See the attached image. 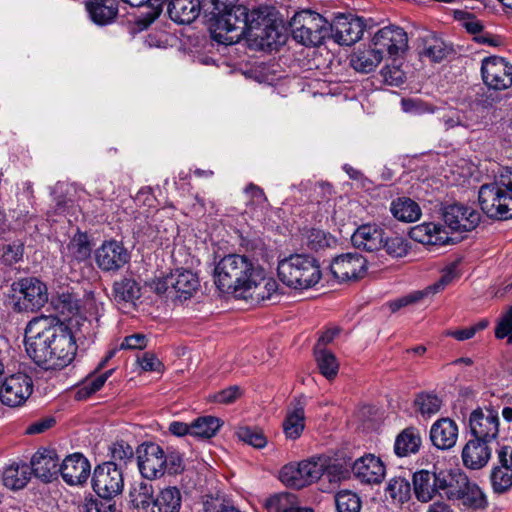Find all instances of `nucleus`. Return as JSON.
I'll list each match as a JSON object with an SVG mask.
<instances>
[{"mask_svg": "<svg viewBox=\"0 0 512 512\" xmlns=\"http://www.w3.org/2000/svg\"><path fill=\"white\" fill-rule=\"evenodd\" d=\"M77 319L65 323L53 316L32 319L25 329V348L28 356L45 370H60L68 366L77 351L72 331Z\"/></svg>", "mask_w": 512, "mask_h": 512, "instance_id": "1", "label": "nucleus"}, {"mask_svg": "<svg viewBox=\"0 0 512 512\" xmlns=\"http://www.w3.org/2000/svg\"><path fill=\"white\" fill-rule=\"evenodd\" d=\"M214 277L219 291L252 303L271 299L278 289L277 282L266 278L260 265L240 254L224 256L215 266Z\"/></svg>", "mask_w": 512, "mask_h": 512, "instance_id": "2", "label": "nucleus"}, {"mask_svg": "<svg viewBox=\"0 0 512 512\" xmlns=\"http://www.w3.org/2000/svg\"><path fill=\"white\" fill-rule=\"evenodd\" d=\"M238 0H202L207 14L209 31L213 40L232 45L246 37L250 28L251 13Z\"/></svg>", "mask_w": 512, "mask_h": 512, "instance_id": "3", "label": "nucleus"}, {"mask_svg": "<svg viewBox=\"0 0 512 512\" xmlns=\"http://www.w3.org/2000/svg\"><path fill=\"white\" fill-rule=\"evenodd\" d=\"M141 475L149 480L162 477L165 473L176 475L184 470L181 454L175 450L165 452L153 442L142 443L136 451Z\"/></svg>", "mask_w": 512, "mask_h": 512, "instance_id": "4", "label": "nucleus"}, {"mask_svg": "<svg viewBox=\"0 0 512 512\" xmlns=\"http://www.w3.org/2000/svg\"><path fill=\"white\" fill-rule=\"evenodd\" d=\"M478 200L483 213L489 218L507 220L512 218V175L501 173L492 183L483 184L478 191Z\"/></svg>", "mask_w": 512, "mask_h": 512, "instance_id": "5", "label": "nucleus"}, {"mask_svg": "<svg viewBox=\"0 0 512 512\" xmlns=\"http://www.w3.org/2000/svg\"><path fill=\"white\" fill-rule=\"evenodd\" d=\"M279 279L294 289H309L319 283L322 271L319 262L306 254H294L279 261Z\"/></svg>", "mask_w": 512, "mask_h": 512, "instance_id": "6", "label": "nucleus"}, {"mask_svg": "<svg viewBox=\"0 0 512 512\" xmlns=\"http://www.w3.org/2000/svg\"><path fill=\"white\" fill-rule=\"evenodd\" d=\"M289 25L293 38L305 46H319L329 35V22L316 12H297Z\"/></svg>", "mask_w": 512, "mask_h": 512, "instance_id": "7", "label": "nucleus"}, {"mask_svg": "<svg viewBox=\"0 0 512 512\" xmlns=\"http://www.w3.org/2000/svg\"><path fill=\"white\" fill-rule=\"evenodd\" d=\"M15 301L13 310L16 312H34L48 302V289L45 283L36 277H26L11 284Z\"/></svg>", "mask_w": 512, "mask_h": 512, "instance_id": "8", "label": "nucleus"}, {"mask_svg": "<svg viewBox=\"0 0 512 512\" xmlns=\"http://www.w3.org/2000/svg\"><path fill=\"white\" fill-rule=\"evenodd\" d=\"M324 468L323 457L288 463L281 468L279 480L287 487L301 489L318 481L323 476Z\"/></svg>", "mask_w": 512, "mask_h": 512, "instance_id": "9", "label": "nucleus"}, {"mask_svg": "<svg viewBox=\"0 0 512 512\" xmlns=\"http://www.w3.org/2000/svg\"><path fill=\"white\" fill-rule=\"evenodd\" d=\"M92 488L99 497L115 498L124 488L122 467L113 461L97 465L92 476Z\"/></svg>", "mask_w": 512, "mask_h": 512, "instance_id": "10", "label": "nucleus"}, {"mask_svg": "<svg viewBox=\"0 0 512 512\" xmlns=\"http://www.w3.org/2000/svg\"><path fill=\"white\" fill-rule=\"evenodd\" d=\"M246 37L258 40L261 47L270 49H276L286 40L282 27L259 10L251 12V23Z\"/></svg>", "mask_w": 512, "mask_h": 512, "instance_id": "11", "label": "nucleus"}, {"mask_svg": "<svg viewBox=\"0 0 512 512\" xmlns=\"http://www.w3.org/2000/svg\"><path fill=\"white\" fill-rule=\"evenodd\" d=\"M481 77L489 89L506 90L512 86V64L503 57H485L481 62Z\"/></svg>", "mask_w": 512, "mask_h": 512, "instance_id": "12", "label": "nucleus"}, {"mask_svg": "<svg viewBox=\"0 0 512 512\" xmlns=\"http://www.w3.org/2000/svg\"><path fill=\"white\" fill-rule=\"evenodd\" d=\"M32 391L31 377L19 372L5 377L0 387V399L4 405L16 407L25 403Z\"/></svg>", "mask_w": 512, "mask_h": 512, "instance_id": "13", "label": "nucleus"}, {"mask_svg": "<svg viewBox=\"0 0 512 512\" xmlns=\"http://www.w3.org/2000/svg\"><path fill=\"white\" fill-rule=\"evenodd\" d=\"M442 218L452 231L469 232L479 225L481 214L468 205L453 203L443 208Z\"/></svg>", "mask_w": 512, "mask_h": 512, "instance_id": "14", "label": "nucleus"}, {"mask_svg": "<svg viewBox=\"0 0 512 512\" xmlns=\"http://www.w3.org/2000/svg\"><path fill=\"white\" fill-rule=\"evenodd\" d=\"M330 270L339 281H356L366 275L367 260L358 253H345L334 258Z\"/></svg>", "mask_w": 512, "mask_h": 512, "instance_id": "15", "label": "nucleus"}, {"mask_svg": "<svg viewBox=\"0 0 512 512\" xmlns=\"http://www.w3.org/2000/svg\"><path fill=\"white\" fill-rule=\"evenodd\" d=\"M371 44L381 52L382 57L384 53L395 57L407 49L408 37L403 28L387 26L375 33Z\"/></svg>", "mask_w": 512, "mask_h": 512, "instance_id": "16", "label": "nucleus"}, {"mask_svg": "<svg viewBox=\"0 0 512 512\" xmlns=\"http://www.w3.org/2000/svg\"><path fill=\"white\" fill-rule=\"evenodd\" d=\"M364 27L361 18L339 14L329 23V34L340 45L350 46L361 39Z\"/></svg>", "mask_w": 512, "mask_h": 512, "instance_id": "17", "label": "nucleus"}, {"mask_svg": "<svg viewBox=\"0 0 512 512\" xmlns=\"http://www.w3.org/2000/svg\"><path fill=\"white\" fill-rule=\"evenodd\" d=\"M469 428L476 439L490 443L499 433L498 413L492 409H475L469 417Z\"/></svg>", "mask_w": 512, "mask_h": 512, "instance_id": "18", "label": "nucleus"}, {"mask_svg": "<svg viewBox=\"0 0 512 512\" xmlns=\"http://www.w3.org/2000/svg\"><path fill=\"white\" fill-rule=\"evenodd\" d=\"M130 260L128 250L118 241H105L95 251V261L98 267L106 272L118 271Z\"/></svg>", "mask_w": 512, "mask_h": 512, "instance_id": "19", "label": "nucleus"}, {"mask_svg": "<svg viewBox=\"0 0 512 512\" xmlns=\"http://www.w3.org/2000/svg\"><path fill=\"white\" fill-rule=\"evenodd\" d=\"M307 399L301 395L294 398L287 408L286 417L283 421V432L287 439H298L305 428V406Z\"/></svg>", "mask_w": 512, "mask_h": 512, "instance_id": "20", "label": "nucleus"}, {"mask_svg": "<svg viewBox=\"0 0 512 512\" xmlns=\"http://www.w3.org/2000/svg\"><path fill=\"white\" fill-rule=\"evenodd\" d=\"M352 471L359 481L367 484H379L385 476L383 462L373 454L358 458L352 466Z\"/></svg>", "mask_w": 512, "mask_h": 512, "instance_id": "21", "label": "nucleus"}, {"mask_svg": "<svg viewBox=\"0 0 512 512\" xmlns=\"http://www.w3.org/2000/svg\"><path fill=\"white\" fill-rule=\"evenodd\" d=\"M90 463L80 453L67 456L59 466V473L69 485L84 483L90 474Z\"/></svg>", "mask_w": 512, "mask_h": 512, "instance_id": "22", "label": "nucleus"}, {"mask_svg": "<svg viewBox=\"0 0 512 512\" xmlns=\"http://www.w3.org/2000/svg\"><path fill=\"white\" fill-rule=\"evenodd\" d=\"M30 470L44 482H51L59 473V457L54 450L43 449L31 459Z\"/></svg>", "mask_w": 512, "mask_h": 512, "instance_id": "23", "label": "nucleus"}, {"mask_svg": "<svg viewBox=\"0 0 512 512\" xmlns=\"http://www.w3.org/2000/svg\"><path fill=\"white\" fill-rule=\"evenodd\" d=\"M458 425L450 418L438 419L430 429L432 444L440 450H449L458 440Z\"/></svg>", "mask_w": 512, "mask_h": 512, "instance_id": "24", "label": "nucleus"}, {"mask_svg": "<svg viewBox=\"0 0 512 512\" xmlns=\"http://www.w3.org/2000/svg\"><path fill=\"white\" fill-rule=\"evenodd\" d=\"M413 490L416 499L428 503L439 495L438 471L419 470L413 474Z\"/></svg>", "mask_w": 512, "mask_h": 512, "instance_id": "25", "label": "nucleus"}, {"mask_svg": "<svg viewBox=\"0 0 512 512\" xmlns=\"http://www.w3.org/2000/svg\"><path fill=\"white\" fill-rule=\"evenodd\" d=\"M500 465L492 469L490 475L494 493L503 494L512 488V466L508 461V447L503 446L498 451Z\"/></svg>", "mask_w": 512, "mask_h": 512, "instance_id": "26", "label": "nucleus"}, {"mask_svg": "<svg viewBox=\"0 0 512 512\" xmlns=\"http://www.w3.org/2000/svg\"><path fill=\"white\" fill-rule=\"evenodd\" d=\"M384 231L376 225L365 224L360 226L352 235L353 245L367 252L378 251L384 242Z\"/></svg>", "mask_w": 512, "mask_h": 512, "instance_id": "27", "label": "nucleus"}, {"mask_svg": "<svg viewBox=\"0 0 512 512\" xmlns=\"http://www.w3.org/2000/svg\"><path fill=\"white\" fill-rule=\"evenodd\" d=\"M491 457L489 443L479 439L469 440L462 450V460L469 469H481Z\"/></svg>", "mask_w": 512, "mask_h": 512, "instance_id": "28", "label": "nucleus"}, {"mask_svg": "<svg viewBox=\"0 0 512 512\" xmlns=\"http://www.w3.org/2000/svg\"><path fill=\"white\" fill-rule=\"evenodd\" d=\"M171 280L174 299L190 298L200 285L198 276L190 270L177 269L171 272Z\"/></svg>", "mask_w": 512, "mask_h": 512, "instance_id": "29", "label": "nucleus"}, {"mask_svg": "<svg viewBox=\"0 0 512 512\" xmlns=\"http://www.w3.org/2000/svg\"><path fill=\"white\" fill-rule=\"evenodd\" d=\"M467 475L458 469L439 470L438 471V490L440 496H445L448 500H456L459 496L461 486Z\"/></svg>", "mask_w": 512, "mask_h": 512, "instance_id": "30", "label": "nucleus"}, {"mask_svg": "<svg viewBox=\"0 0 512 512\" xmlns=\"http://www.w3.org/2000/svg\"><path fill=\"white\" fill-rule=\"evenodd\" d=\"M411 237L417 242L429 245H447L452 242L447 232L434 223H423L412 228Z\"/></svg>", "mask_w": 512, "mask_h": 512, "instance_id": "31", "label": "nucleus"}, {"mask_svg": "<svg viewBox=\"0 0 512 512\" xmlns=\"http://www.w3.org/2000/svg\"><path fill=\"white\" fill-rule=\"evenodd\" d=\"M201 8L199 0H170L168 14L176 23L189 24L198 17Z\"/></svg>", "mask_w": 512, "mask_h": 512, "instance_id": "32", "label": "nucleus"}, {"mask_svg": "<svg viewBox=\"0 0 512 512\" xmlns=\"http://www.w3.org/2000/svg\"><path fill=\"white\" fill-rule=\"evenodd\" d=\"M421 55L427 57L432 62L439 63L451 55L454 50L450 44L433 33H427L421 38Z\"/></svg>", "mask_w": 512, "mask_h": 512, "instance_id": "33", "label": "nucleus"}, {"mask_svg": "<svg viewBox=\"0 0 512 512\" xmlns=\"http://www.w3.org/2000/svg\"><path fill=\"white\" fill-rule=\"evenodd\" d=\"M422 443L420 431L415 427L404 429L395 440L394 451L399 457H406L419 451Z\"/></svg>", "mask_w": 512, "mask_h": 512, "instance_id": "34", "label": "nucleus"}, {"mask_svg": "<svg viewBox=\"0 0 512 512\" xmlns=\"http://www.w3.org/2000/svg\"><path fill=\"white\" fill-rule=\"evenodd\" d=\"M381 52L371 44L369 48L359 49L350 59L351 66L358 72L370 73L382 61Z\"/></svg>", "mask_w": 512, "mask_h": 512, "instance_id": "35", "label": "nucleus"}, {"mask_svg": "<svg viewBox=\"0 0 512 512\" xmlns=\"http://www.w3.org/2000/svg\"><path fill=\"white\" fill-rule=\"evenodd\" d=\"M181 493L176 487L162 489L152 501L151 512H179Z\"/></svg>", "mask_w": 512, "mask_h": 512, "instance_id": "36", "label": "nucleus"}, {"mask_svg": "<svg viewBox=\"0 0 512 512\" xmlns=\"http://www.w3.org/2000/svg\"><path fill=\"white\" fill-rule=\"evenodd\" d=\"M112 293L117 303H134L141 296V288L135 279L123 277L114 282Z\"/></svg>", "mask_w": 512, "mask_h": 512, "instance_id": "37", "label": "nucleus"}, {"mask_svg": "<svg viewBox=\"0 0 512 512\" xmlns=\"http://www.w3.org/2000/svg\"><path fill=\"white\" fill-rule=\"evenodd\" d=\"M152 484L145 481L134 482L129 491L130 502L133 507L143 512H151L153 497Z\"/></svg>", "mask_w": 512, "mask_h": 512, "instance_id": "38", "label": "nucleus"}, {"mask_svg": "<svg viewBox=\"0 0 512 512\" xmlns=\"http://www.w3.org/2000/svg\"><path fill=\"white\" fill-rule=\"evenodd\" d=\"M87 10L95 23L105 25L117 16L118 5L116 0H101L88 4Z\"/></svg>", "mask_w": 512, "mask_h": 512, "instance_id": "39", "label": "nucleus"}, {"mask_svg": "<svg viewBox=\"0 0 512 512\" xmlns=\"http://www.w3.org/2000/svg\"><path fill=\"white\" fill-rule=\"evenodd\" d=\"M390 211L396 219L403 222L417 221L421 215L419 205L407 197H401L393 200Z\"/></svg>", "mask_w": 512, "mask_h": 512, "instance_id": "40", "label": "nucleus"}, {"mask_svg": "<svg viewBox=\"0 0 512 512\" xmlns=\"http://www.w3.org/2000/svg\"><path fill=\"white\" fill-rule=\"evenodd\" d=\"M30 474V467L27 464H13L4 469L2 481L7 488L22 489L28 483Z\"/></svg>", "mask_w": 512, "mask_h": 512, "instance_id": "41", "label": "nucleus"}, {"mask_svg": "<svg viewBox=\"0 0 512 512\" xmlns=\"http://www.w3.org/2000/svg\"><path fill=\"white\" fill-rule=\"evenodd\" d=\"M456 500L470 508L481 509L487 504L486 498L481 489L475 483H472L468 477L464 481V485L461 486L459 496Z\"/></svg>", "mask_w": 512, "mask_h": 512, "instance_id": "42", "label": "nucleus"}, {"mask_svg": "<svg viewBox=\"0 0 512 512\" xmlns=\"http://www.w3.org/2000/svg\"><path fill=\"white\" fill-rule=\"evenodd\" d=\"M296 496L289 493H281L270 497L266 502V507L271 512H313L310 508H301L295 506Z\"/></svg>", "mask_w": 512, "mask_h": 512, "instance_id": "43", "label": "nucleus"}, {"mask_svg": "<svg viewBox=\"0 0 512 512\" xmlns=\"http://www.w3.org/2000/svg\"><path fill=\"white\" fill-rule=\"evenodd\" d=\"M385 492L393 502L403 504L411 498V485L404 477H394L389 480Z\"/></svg>", "mask_w": 512, "mask_h": 512, "instance_id": "44", "label": "nucleus"}, {"mask_svg": "<svg viewBox=\"0 0 512 512\" xmlns=\"http://www.w3.org/2000/svg\"><path fill=\"white\" fill-rule=\"evenodd\" d=\"M67 256L76 261H84L91 255V245L85 233L75 234L67 245Z\"/></svg>", "mask_w": 512, "mask_h": 512, "instance_id": "45", "label": "nucleus"}, {"mask_svg": "<svg viewBox=\"0 0 512 512\" xmlns=\"http://www.w3.org/2000/svg\"><path fill=\"white\" fill-rule=\"evenodd\" d=\"M315 359L320 373L331 380L336 377L339 369V363L335 355L326 349H315Z\"/></svg>", "mask_w": 512, "mask_h": 512, "instance_id": "46", "label": "nucleus"}, {"mask_svg": "<svg viewBox=\"0 0 512 512\" xmlns=\"http://www.w3.org/2000/svg\"><path fill=\"white\" fill-rule=\"evenodd\" d=\"M221 427L220 420L213 416H204L192 422V436L211 438Z\"/></svg>", "mask_w": 512, "mask_h": 512, "instance_id": "47", "label": "nucleus"}, {"mask_svg": "<svg viewBox=\"0 0 512 512\" xmlns=\"http://www.w3.org/2000/svg\"><path fill=\"white\" fill-rule=\"evenodd\" d=\"M392 258L405 257L410 250V242L398 235L385 236L382 248Z\"/></svg>", "mask_w": 512, "mask_h": 512, "instance_id": "48", "label": "nucleus"}, {"mask_svg": "<svg viewBox=\"0 0 512 512\" xmlns=\"http://www.w3.org/2000/svg\"><path fill=\"white\" fill-rule=\"evenodd\" d=\"M337 512H360L362 502L357 493L342 490L335 495Z\"/></svg>", "mask_w": 512, "mask_h": 512, "instance_id": "49", "label": "nucleus"}, {"mask_svg": "<svg viewBox=\"0 0 512 512\" xmlns=\"http://www.w3.org/2000/svg\"><path fill=\"white\" fill-rule=\"evenodd\" d=\"M51 304L54 309L63 316L74 315L78 311V301L75 296L68 292H63L53 297Z\"/></svg>", "mask_w": 512, "mask_h": 512, "instance_id": "50", "label": "nucleus"}, {"mask_svg": "<svg viewBox=\"0 0 512 512\" xmlns=\"http://www.w3.org/2000/svg\"><path fill=\"white\" fill-rule=\"evenodd\" d=\"M109 452L112 461L120 467L127 465L134 457L132 446L123 440L112 443Z\"/></svg>", "mask_w": 512, "mask_h": 512, "instance_id": "51", "label": "nucleus"}, {"mask_svg": "<svg viewBox=\"0 0 512 512\" xmlns=\"http://www.w3.org/2000/svg\"><path fill=\"white\" fill-rule=\"evenodd\" d=\"M415 405L422 415L430 416L440 410L442 401L434 394L420 393L415 399Z\"/></svg>", "mask_w": 512, "mask_h": 512, "instance_id": "52", "label": "nucleus"}, {"mask_svg": "<svg viewBox=\"0 0 512 512\" xmlns=\"http://www.w3.org/2000/svg\"><path fill=\"white\" fill-rule=\"evenodd\" d=\"M113 369L106 371L97 376H90L84 382L82 387L79 389L78 394L80 397H88L93 393L99 391L104 383L107 381L108 377L112 374Z\"/></svg>", "mask_w": 512, "mask_h": 512, "instance_id": "53", "label": "nucleus"}, {"mask_svg": "<svg viewBox=\"0 0 512 512\" xmlns=\"http://www.w3.org/2000/svg\"><path fill=\"white\" fill-rule=\"evenodd\" d=\"M237 435L241 441L258 449L265 447L267 444L265 435L258 429L243 427L238 430Z\"/></svg>", "mask_w": 512, "mask_h": 512, "instance_id": "54", "label": "nucleus"}, {"mask_svg": "<svg viewBox=\"0 0 512 512\" xmlns=\"http://www.w3.org/2000/svg\"><path fill=\"white\" fill-rule=\"evenodd\" d=\"M84 512H115L114 498L91 497L85 500Z\"/></svg>", "mask_w": 512, "mask_h": 512, "instance_id": "55", "label": "nucleus"}, {"mask_svg": "<svg viewBox=\"0 0 512 512\" xmlns=\"http://www.w3.org/2000/svg\"><path fill=\"white\" fill-rule=\"evenodd\" d=\"M458 277H459V275L457 272V265L452 264L443 270L440 279L436 283L427 287L424 290L427 295L435 294V293L441 291L442 289H444L447 285H449L452 281H454Z\"/></svg>", "mask_w": 512, "mask_h": 512, "instance_id": "56", "label": "nucleus"}, {"mask_svg": "<svg viewBox=\"0 0 512 512\" xmlns=\"http://www.w3.org/2000/svg\"><path fill=\"white\" fill-rule=\"evenodd\" d=\"M488 324L489 321L487 319H482L478 323L470 327L455 331H449L447 332V335L455 338L458 341L468 340L471 339L478 331L484 330L488 326Z\"/></svg>", "mask_w": 512, "mask_h": 512, "instance_id": "57", "label": "nucleus"}, {"mask_svg": "<svg viewBox=\"0 0 512 512\" xmlns=\"http://www.w3.org/2000/svg\"><path fill=\"white\" fill-rule=\"evenodd\" d=\"M24 245L22 242H14L3 247L2 258L8 265H13L23 257Z\"/></svg>", "mask_w": 512, "mask_h": 512, "instance_id": "58", "label": "nucleus"}, {"mask_svg": "<svg viewBox=\"0 0 512 512\" xmlns=\"http://www.w3.org/2000/svg\"><path fill=\"white\" fill-rule=\"evenodd\" d=\"M381 74L384 81L389 85L399 86L404 82V72L396 65H386L382 68Z\"/></svg>", "mask_w": 512, "mask_h": 512, "instance_id": "59", "label": "nucleus"}, {"mask_svg": "<svg viewBox=\"0 0 512 512\" xmlns=\"http://www.w3.org/2000/svg\"><path fill=\"white\" fill-rule=\"evenodd\" d=\"M495 335L499 339L508 336V342L512 344V307L497 325Z\"/></svg>", "mask_w": 512, "mask_h": 512, "instance_id": "60", "label": "nucleus"}, {"mask_svg": "<svg viewBox=\"0 0 512 512\" xmlns=\"http://www.w3.org/2000/svg\"><path fill=\"white\" fill-rule=\"evenodd\" d=\"M328 245V240L324 231L311 229L307 233V246L311 250H318Z\"/></svg>", "mask_w": 512, "mask_h": 512, "instance_id": "61", "label": "nucleus"}, {"mask_svg": "<svg viewBox=\"0 0 512 512\" xmlns=\"http://www.w3.org/2000/svg\"><path fill=\"white\" fill-rule=\"evenodd\" d=\"M171 273L165 277L158 278L152 281L150 284L151 289L158 295H164L167 298L174 299L172 295V286L170 285Z\"/></svg>", "mask_w": 512, "mask_h": 512, "instance_id": "62", "label": "nucleus"}, {"mask_svg": "<svg viewBox=\"0 0 512 512\" xmlns=\"http://www.w3.org/2000/svg\"><path fill=\"white\" fill-rule=\"evenodd\" d=\"M241 395V390L238 386H230L213 396V400L221 404H230L236 401Z\"/></svg>", "mask_w": 512, "mask_h": 512, "instance_id": "63", "label": "nucleus"}, {"mask_svg": "<svg viewBox=\"0 0 512 512\" xmlns=\"http://www.w3.org/2000/svg\"><path fill=\"white\" fill-rule=\"evenodd\" d=\"M147 346V339L144 334H133L130 336H126L123 340V342L120 345V349H128V350H135V349H144Z\"/></svg>", "mask_w": 512, "mask_h": 512, "instance_id": "64", "label": "nucleus"}]
</instances>
